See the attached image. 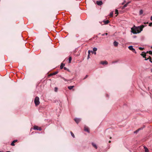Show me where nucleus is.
<instances>
[{"label":"nucleus","mask_w":152,"mask_h":152,"mask_svg":"<svg viewBox=\"0 0 152 152\" xmlns=\"http://www.w3.org/2000/svg\"><path fill=\"white\" fill-rule=\"evenodd\" d=\"M146 26L142 25L140 26H136L134 25L133 27L131 28V32L134 34L139 33L142 30L143 28Z\"/></svg>","instance_id":"obj_1"},{"label":"nucleus","mask_w":152,"mask_h":152,"mask_svg":"<svg viewBox=\"0 0 152 152\" xmlns=\"http://www.w3.org/2000/svg\"><path fill=\"white\" fill-rule=\"evenodd\" d=\"M34 102L36 106H37L39 105L40 104L39 97L38 96H36L34 99Z\"/></svg>","instance_id":"obj_2"},{"label":"nucleus","mask_w":152,"mask_h":152,"mask_svg":"<svg viewBox=\"0 0 152 152\" xmlns=\"http://www.w3.org/2000/svg\"><path fill=\"white\" fill-rule=\"evenodd\" d=\"M128 48L130 50H132L133 52L134 53H137L135 51V49L133 48L132 46H130L128 47Z\"/></svg>","instance_id":"obj_3"},{"label":"nucleus","mask_w":152,"mask_h":152,"mask_svg":"<svg viewBox=\"0 0 152 152\" xmlns=\"http://www.w3.org/2000/svg\"><path fill=\"white\" fill-rule=\"evenodd\" d=\"M34 129L35 130H37L41 131L42 129L40 127H39L38 126H35L34 127Z\"/></svg>","instance_id":"obj_4"},{"label":"nucleus","mask_w":152,"mask_h":152,"mask_svg":"<svg viewBox=\"0 0 152 152\" xmlns=\"http://www.w3.org/2000/svg\"><path fill=\"white\" fill-rule=\"evenodd\" d=\"M84 130L88 133L89 132V130L88 127L87 126H85L84 128Z\"/></svg>","instance_id":"obj_5"},{"label":"nucleus","mask_w":152,"mask_h":152,"mask_svg":"<svg viewBox=\"0 0 152 152\" xmlns=\"http://www.w3.org/2000/svg\"><path fill=\"white\" fill-rule=\"evenodd\" d=\"M74 120L77 124H78L81 120L79 118H75L74 119Z\"/></svg>","instance_id":"obj_6"},{"label":"nucleus","mask_w":152,"mask_h":152,"mask_svg":"<svg viewBox=\"0 0 152 152\" xmlns=\"http://www.w3.org/2000/svg\"><path fill=\"white\" fill-rule=\"evenodd\" d=\"M96 3L98 5L100 6L102 4V2L101 1H97L96 2Z\"/></svg>","instance_id":"obj_7"},{"label":"nucleus","mask_w":152,"mask_h":152,"mask_svg":"<svg viewBox=\"0 0 152 152\" xmlns=\"http://www.w3.org/2000/svg\"><path fill=\"white\" fill-rule=\"evenodd\" d=\"M101 63L102 64H108V62L106 61H102L101 62Z\"/></svg>","instance_id":"obj_8"},{"label":"nucleus","mask_w":152,"mask_h":152,"mask_svg":"<svg viewBox=\"0 0 152 152\" xmlns=\"http://www.w3.org/2000/svg\"><path fill=\"white\" fill-rule=\"evenodd\" d=\"M18 141L17 140H13L11 143V145L12 146H14L15 145L14 143Z\"/></svg>","instance_id":"obj_9"},{"label":"nucleus","mask_w":152,"mask_h":152,"mask_svg":"<svg viewBox=\"0 0 152 152\" xmlns=\"http://www.w3.org/2000/svg\"><path fill=\"white\" fill-rule=\"evenodd\" d=\"M58 73V72H54V73H52L48 75V76H52V75H56Z\"/></svg>","instance_id":"obj_10"},{"label":"nucleus","mask_w":152,"mask_h":152,"mask_svg":"<svg viewBox=\"0 0 152 152\" xmlns=\"http://www.w3.org/2000/svg\"><path fill=\"white\" fill-rule=\"evenodd\" d=\"M143 129V128L141 127L139 129H138L135 131L134 132V133H137L140 130L142 129Z\"/></svg>","instance_id":"obj_11"},{"label":"nucleus","mask_w":152,"mask_h":152,"mask_svg":"<svg viewBox=\"0 0 152 152\" xmlns=\"http://www.w3.org/2000/svg\"><path fill=\"white\" fill-rule=\"evenodd\" d=\"M90 53H93V51H90V50H89L88 51V57H87V59H88L89 58V57H90L89 55H90Z\"/></svg>","instance_id":"obj_12"},{"label":"nucleus","mask_w":152,"mask_h":152,"mask_svg":"<svg viewBox=\"0 0 152 152\" xmlns=\"http://www.w3.org/2000/svg\"><path fill=\"white\" fill-rule=\"evenodd\" d=\"M113 44L114 46L117 47L118 45V42L116 41H114L113 42Z\"/></svg>","instance_id":"obj_13"},{"label":"nucleus","mask_w":152,"mask_h":152,"mask_svg":"<svg viewBox=\"0 0 152 152\" xmlns=\"http://www.w3.org/2000/svg\"><path fill=\"white\" fill-rule=\"evenodd\" d=\"M92 145H93V146L96 149H97V147L96 146V145L94 143L92 142Z\"/></svg>","instance_id":"obj_14"},{"label":"nucleus","mask_w":152,"mask_h":152,"mask_svg":"<svg viewBox=\"0 0 152 152\" xmlns=\"http://www.w3.org/2000/svg\"><path fill=\"white\" fill-rule=\"evenodd\" d=\"M103 22L104 23V24H107L109 23L110 21L108 20H104L103 21Z\"/></svg>","instance_id":"obj_15"},{"label":"nucleus","mask_w":152,"mask_h":152,"mask_svg":"<svg viewBox=\"0 0 152 152\" xmlns=\"http://www.w3.org/2000/svg\"><path fill=\"white\" fill-rule=\"evenodd\" d=\"M65 64L63 63H62L60 66V69H62L63 68V67L64 66Z\"/></svg>","instance_id":"obj_16"},{"label":"nucleus","mask_w":152,"mask_h":152,"mask_svg":"<svg viewBox=\"0 0 152 152\" xmlns=\"http://www.w3.org/2000/svg\"><path fill=\"white\" fill-rule=\"evenodd\" d=\"M74 87V86H69L68 87V88L70 90H71Z\"/></svg>","instance_id":"obj_17"},{"label":"nucleus","mask_w":152,"mask_h":152,"mask_svg":"<svg viewBox=\"0 0 152 152\" xmlns=\"http://www.w3.org/2000/svg\"><path fill=\"white\" fill-rule=\"evenodd\" d=\"M72 57H69V63H70L71 62V60H72Z\"/></svg>","instance_id":"obj_18"},{"label":"nucleus","mask_w":152,"mask_h":152,"mask_svg":"<svg viewBox=\"0 0 152 152\" xmlns=\"http://www.w3.org/2000/svg\"><path fill=\"white\" fill-rule=\"evenodd\" d=\"M141 56H142L144 58H145V57L146 56V54L145 53H144V54L141 53Z\"/></svg>","instance_id":"obj_19"},{"label":"nucleus","mask_w":152,"mask_h":152,"mask_svg":"<svg viewBox=\"0 0 152 152\" xmlns=\"http://www.w3.org/2000/svg\"><path fill=\"white\" fill-rule=\"evenodd\" d=\"M144 149H145V152H148V150L147 147H145Z\"/></svg>","instance_id":"obj_20"},{"label":"nucleus","mask_w":152,"mask_h":152,"mask_svg":"<svg viewBox=\"0 0 152 152\" xmlns=\"http://www.w3.org/2000/svg\"><path fill=\"white\" fill-rule=\"evenodd\" d=\"M70 133H71V135L72 136L73 138H75V136L74 134H73V132H70Z\"/></svg>","instance_id":"obj_21"},{"label":"nucleus","mask_w":152,"mask_h":152,"mask_svg":"<svg viewBox=\"0 0 152 152\" xmlns=\"http://www.w3.org/2000/svg\"><path fill=\"white\" fill-rule=\"evenodd\" d=\"M143 11L142 10H140V13H140V15H141L142 14V13H143Z\"/></svg>","instance_id":"obj_22"},{"label":"nucleus","mask_w":152,"mask_h":152,"mask_svg":"<svg viewBox=\"0 0 152 152\" xmlns=\"http://www.w3.org/2000/svg\"><path fill=\"white\" fill-rule=\"evenodd\" d=\"M148 59L150 61L151 63H152V61H151V57L150 56H149V58H148Z\"/></svg>","instance_id":"obj_23"},{"label":"nucleus","mask_w":152,"mask_h":152,"mask_svg":"<svg viewBox=\"0 0 152 152\" xmlns=\"http://www.w3.org/2000/svg\"><path fill=\"white\" fill-rule=\"evenodd\" d=\"M97 50V48H93V50L94 51H96Z\"/></svg>","instance_id":"obj_24"},{"label":"nucleus","mask_w":152,"mask_h":152,"mask_svg":"<svg viewBox=\"0 0 152 152\" xmlns=\"http://www.w3.org/2000/svg\"><path fill=\"white\" fill-rule=\"evenodd\" d=\"M61 77V78L62 79L64 80V81H67V80H66V79L64 77Z\"/></svg>","instance_id":"obj_25"},{"label":"nucleus","mask_w":152,"mask_h":152,"mask_svg":"<svg viewBox=\"0 0 152 152\" xmlns=\"http://www.w3.org/2000/svg\"><path fill=\"white\" fill-rule=\"evenodd\" d=\"M115 13L118 15V11L117 10H116L115 11Z\"/></svg>","instance_id":"obj_26"},{"label":"nucleus","mask_w":152,"mask_h":152,"mask_svg":"<svg viewBox=\"0 0 152 152\" xmlns=\"http://www.w3.org/2000/svg\"><path fill=\"white\" fill-rule=\"evenodd\" d=\"M118 61H113L112 62V64H114V63H116V62H118Z\"/></svg>","instance_id":"obj_27"},{"label":"nucleus","mask_w":152,"mask_h":152,"mask_svg":"<svg viewBox=\"0 0 152 152\" xmlns=\"http://www.w3.org/2000/svg\"><path fill=\"white\" fill-rule=\"evenodd\" d=\"M148 53L150 54H152V51H149L148 52L147 51V53Z\"/></svg>","instance_id":"obj_28"},{"label":"nucleus","mask_w":152,"mask_h":152,"mask_svg":"<svg viewBox=\"0 0 152 152\" xmlns=\"http://www.w3.org/2000/svg\"><path fill=\"white\" fill-rule=\"evenodd\" d=\"M113 12H111L110 14V17H112L113 16Z\"/></svg>","instance_id":"obj_29"},{"label":"nucleus","mask_w":152,"mask_h":152,"mask_svg":"<svg viewBox=\"0 0 152 152\" xmlns=\"http://www.w3.org/2000/svg\"><path fill=\"white\" fill-rule=\"evenodd\" d=\"M58 90V88L57 87H55V91L56 92Z\"/></svg>","instance_id":"obj_30"},{"label":"nucleus","mask_w":152,"mask_h":152,"mask_svg":"<svg viewBox=\"0 0 152 152\" xmlns=\"http://www.w3.org/2000/svg\"><path fill=\"white\" fill-rule=\"evenodd\" d=\"M139 49L140 50H143V49H144V48H142L140 47V48H139Z\"/></svg>","instance_id":"obj_31"},{"label":"nucleus","mask_w":152,"mask_h":152,"mask_svg":"<svg viewBox=\"0 0 152 152\" xmlns=\"http://www.w3.org/2000/svg\"><path fill=\"white\" fill-rule=\"evenodd\" d=\"M152 22L151 23H150L149 24V26H152Z\"/></svg>","instance_id":"obj_32"},{"label":"nucleus","mask_w":152,"mask_h":152,"mask_svg":"<svg viewBox=\"0 0 152 152\" xmlns=\"http://www.w3.org/2000/svg\"><path fill=\"white\" fill-rule=\"evenodd\" d=\"M126 7L124 5L122 7V9H124Z\"/></svg>","instance_id":"obj_33"},{"label":"nucleus","mask_w":152,"mask_h":152,"mask_svg":"<svg viewBox=\"0 0 152 152\" xmlns=\"http://www.w3.org/2000/svg\"><path fill=\"white\" fill-rule=\"evenodd\" d=\"M126 7L124 5L122 7V9H124Z\"/></svg>","instance_id":"obj_34"},{"label":"nucleus","mask_w":152,"mask_h":152,"mask_svg":"<svg viewBox=\"0 0 152 152\" xmlns=\"http://www.w3.org/2000/svg\"><path fill=\"white\" fill-rule=\"evenodd\" d=\"M126 7L124 5L122 7V9H124Z\"/></svg>","instance_id":"obj_35"},{"label":"nucleus","mask_w":152,"mask_h":152,"mask_svg":"<svg viewBox=\"0 0 152 152\" xmlns=\"http://www.w3.org/2000/svg\"><path fill=\"white\" fill-rule=\"evenodd\" d=\"M127 5H128V4H125L124 5V6L126 7L127 6Z\"/></svg>","instance_id":"obj_36"},{"label":"nucleus","mask_w":152,"mask_h":152,"mask_svg":"<svg viewBox=\"0 0 152 152\" xmlns=\"http://www.w3.org/2000/svg\"><path fill=\"white\" fill-rule=\"evenodd\" d=\"M64 69L65 70H67V69L66 67H64Z\"/></svg>","instance_id":"obj_37"},{"label":"nucleus","mask_w":152,"mask_h":152,"mask_svg":"<svg viewBox=\"0 0 152 152\" xmlns=\"http://www.w3.org/2000/svg\"><path fill=\"white\" fill-rule=\"evenodd\" d=\"M88 77V75H86L85 77L84 78V79H85L87 77Z\"/></svg>","instance_id":"obj_38"},{"label":"nucleus","mask_w":152,"mask_h":152,"mask_svg":"<svg viewBox=\"0 0 152 152\" xmlns=\"http://www.w3.org/2000/svg\"><path fill=\"white\" fill-rule=\"evenodd\" d=\"M145 60H148V58H146V57H145Z\"/></svg>","instance_id":"obj_39"},{"label":"nucleus","mask_w":152,"mask_h":152,"mask_svg":"<svg viewBox=\"0 0 152 152\" xmlns=\"http://www.w3.org/2000/svg\"><path fill=\"white\" fill-rule=\"evenodd\" d=\"M94 53L95 55H96V52H93V53Z\"/></svg>","instance_id":"obj_40"},{"label":"nucleus","mask_w":152,"mask_h":152,"mask_svg":"<svg viewBox=\"0 0 152 152\" xmlns=\"http://www.w3.org/2000/svg\"><path fill=\"white\" fill-rule=\"evenodd\" d=\"M130 3V1H129V2H128L126 4H127L128 5Z\"/></svg>","instance_id":"obj_41"},{"label":"nucleus","mask_w":152,"mask_h":152,"mask_svg":"<svg viewBox=\"0 0 152 152\" xmlns=\"http://www.w3.org/2000/svg\"><path fill=\"white\" fill-rule=\"evenodd\" d=\"M126 2V1H124V2H123L122 4H124V3H125Z\"/></svg>","instance_id":"obj_42"},{"label":"nucleus","mask_w":152,"mask_h":152,"mask_svg":"<svg viewBox=\"0 0 152 152\" xmlns=\"http://www.w3.org/2000/svg\"><path fill=\"white\" fill-rule=\"evenodd\" d=\"M104 35H105L104 34H102V36H104Z\"/></svg>","instance_id":"obj_43"},{"label":"nucleus","mask_w":152,"mask_h":152,"mask_svg":"<svg viewBox=\"0 0 152 152\" xmlns=\"http://www.w3.org/2000/svg\"><path fill=\"white\" fill-rule=\"evenodd\" d=\"M71 81V80L70 79V80H67V81Z\"/></svg>","instance_id":"obj_44"},{"label":"nucleus","mask_w":152,"mask_h":152,"mask_svg":"<svg viewBox=\"0 0 152 152\" xmlns=\"http://www.w3.org/2000/svg\"><path fill=\"white\" fill-rule=\"evenodd\" d=\"M151 20H152V16L151 17Z\"/></svg>","instance_id":"obj_45"},{"label":"nucleus","mask_w":152,"mask_h":152,"mask_svg":"<svg viewBox=\"0 0 152 152\" xmlns=\"http://www.w3.org/2000/svg\"><path fill=\"white\" fill-rule=\"evenodd\" d=\"M104 34H105V35H107L108 34L107 33H106Z\"/></svg>","instance_id":"obj_46"},{"label":"nucleus","mask_w":152,"mask_h":152,"mask_svg":"<svg viewBox=\"0 0 152 152\" xmlns=\"http://www.w3.org/2000/svg\"><path fill=\"white\" fill-rule=\"evenodd\" d=\"M148 22H147L146 23H144L145 24H146H146H148Z\"/></svg>","instance_id":"obj_47"},{"label":"nucleus","mask_w":152,"mask_h":152,"mask_svg":"<svg viewBox=\"0 0 152 152\" xmlns=\"http://www.w3.org/2000/svg\"><path fill=\"white\" fill-rule=\"evenodd\" d=\"M111 142V141L110 140V141H109V143H110Z\"/></svg>","instance_id":"obj_48"},{"label":"nucleus","mask_w":152,"mask_h":152,"mask_svg":"<svg viewBox=\"0 0 152 152\" xmlns=\"http://www.w3.org/2000/svg\"><path fill=\"white\" fill-rule=\"evenodd\" d=\"M111 138H112L111 137H110V139H111Z\"/></svg>","instance_id":"obj_49"},{"label":"nucleus","mask_w":152,"mask_h":152,"mask_svg":"<svg viewBox=\"0 0 152 152\" xmlns=\"http://www.w3.org/2000/svg\"><path fill=\"white\" fill-rule=\"evenodd\" d=\"M6 152H10V151H7Z\"/></svg>","instance_id":"obj_50"},{"label":"nucleus","mask_w":152,"mask_h":152,"mask_svg":"<svg viewBox=\"0 0 152 152\" xmlns=\"http://www.w3.org/2000/svg\"><path fill=\"white\" fill-rule=\"evenodd\" d=\"M151 71L152 72V69H151Z\"/></svg>","instance_id":"obj_51"},{"label":"nucleus","mask_w":152,"mask_h":152,"mask_svg":"<svg viewBox=\"0 0 152 152\" xmlns=\"http://www.w3.org/2000/svg\"><path fill=\"white\" fill-rule=\"evenodd\" d=\"M0 152H3L1 151H0Z\"/></svg>","instance_id":"obj_52"},{"label":"nucleus","mask_w":152,"mask_h":152,"mask_svg":"<svg viewBox=\"0 0 152 152\" xmlns=\"http://www.w3.org/2000/svg\"><path fill=\"white\" fill-rule=\"evenodd\" d=\"M151 48H152V47Z\"/></svg>","instance_id":"obj_53"},{"label":"nucleus","mask_w":152,"mask_h":152,"mask_svg":"<svg viewBox=\"0 0 152 152\" xmlns=\"http://www.w3.org/2000/svg\"><path fill=\"white\" fill-rule=\"evenodd\" d=\"M151 55H152V54H151Z\"/></svg>","instance_id":"obj_54"}]
</instances>
